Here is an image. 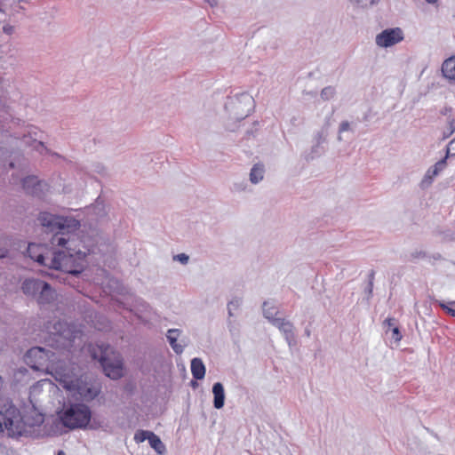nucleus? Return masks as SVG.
<instances>
[{
	"mask_svg": "<svg viewBox=\"0 0 455 455\" xmlns=\"http://www.w3.org/2000/svg\"><path fill=\"white\" fill-rule=\"evenodd\" d=\"M38 220L43 227L54 232L51 243L61 246L64 250L54 252L49 258L50 250L47 246L31 243L28 245V256L50 268L61 270L66 274H80L86 266L85 258L91 251L90 249L81 250V247H85L79 235L75 234L80 228V222L71 217L55 216L48 212H42Z\"/></svg>",
	"mask_w": 455,
	"mask_h": 455,
	"instance_id": "obj_1",
	"label": "nucleus"
},
{
	"mask_svg": "<svg viewBox=\"0 0 455 455\" xmlns=\"http://www.w3.org/2000/svg\"><path fill=\"white\" fill-rule=\"evenodd\" d=\"M26 363L34 370L44 371L51 374L63 388L79 395L84 399H92L98 390L89 386L75 373V366L62 359L55 360V354L39 347L30 348L25 355Z\"/></svg>",
	"mask_w": 455,
	"mask_h": 455,
	"instance_id": "obj_2",
	"label": "nucleus"
},
{
	"mask_svg": "<svg viewBox=\"0 0 455 455\" xmlns=\"http://www.w3.org/2000/svg\"><path fill=\"white\" fill-rule=\"evenodd\" d=\"M0 415L8 435L12 437L20 436L27 432V427L40 425L44 419L36 414L33 421L28 415H21L20 410L9 400L0 403Z\"/></svg>",
	"mask_w": 455,
	"mask_h": 455,
	"instance_id": "obj_3",
	"label": "nucleus"
},
{
	"mask_svg": "<svg viewBox=\"0 0 455 455\" xmlns=\"http://www.w3.org/2000/svg\"><path fill=\"white\" fill-rule=\"evenodd\" d=\"M92 360H98L108 378L118 379L124 375V363L120 354L112 350L108 345L88 346Z\"/></svg>",
	"mask_w": 455,
	"mask_h": 455,
	"instance_id": "obj_4",
	"label": "nucleus"
},
{
	"mask_svg": "<svg viewBox=\"0 0 455 455\" xmlns=\"http://www.w3.org/2000/svg\"><path fill=\"white\" fill-rule=\"evenodd\" d=\"M47 329L52 335V339L56 341L58 348L69 350L76 345V340H82L83 331L76 324L58 321L54 323L52 330L49 326ZM79 344L80 342L77 343V345Z\"/></svg>",
	"mask_w": 455,
	"mask_h": 455,
	"instance_id": "obj_5",
	"label": "nucleus"
},
{
	"mask_svg": "<svg viewBox=\"0 0 455 455\" xmlns=\"http://www.w3.org/2000/svg\"><path fill=\"white\" fill-rule=\"evenodd\" d=\"M62 424L71 429L86 427L91 419V411L84 404H73L60 415Z\"/></svg>",
	"mask_w": 455,
	"mask_h": 455,
	"instance_id": "obj_6",
	"label": "nucleus"
},
{
	"mask_svg": "<svg viewBox=\"0 0 455 455\" xmlns=\"http://www.w3.org/2000/svg\"><path fill=\"white\" fill-rule=\"evenodd\" d=\"M403 40V32L400 28H387L376 36V44L380 47H391Z\"/></svg>",
	"mask_w": 455,
	"mask_h": 455,
	"instance_id": "obj_7",
	"label": "nucleus"
},
{
	"mask_svg": "<svg viewBox=\"0 0 455 455\" xmlns=\"http://www.w3.org/2000/svg\"><path fill=\"white\" fill-rule=\"evenodd\" d=\"M56 297L55 291L50 287V285L42 282V286L38 292L37 301L39 304H47L53 300Z\"/></svg>",
	"mask_w": 455,
	"mask_h": 455,
	"instance_id": "obj_8",
	"label": "nucleus"
},
{
	"mask_svg": "<svg viewBox=\"0 0 455 455\" xmlns=\"http://www.w3.org/2000/svg\"><path fill=\"white\" fill-rule=\"evenodd\" d=\"M441 70L444 78L449 81H455V55L443 62Z\"/></svg>",
	"mask_w": 455,
	"mask_h": 455,
	"instance_id": "obj_9",
	"label": "nucleus"
},
{
	"mask_svg": "<svg viewBox=\"0 0 455 455\" xmlns=\"http://www.w3.org/2000/svg\"><path fill=\"white\" fill-rule=\"evenodd\" d=\"M278 329L283 332L286 340L291 345V341L294 340L293 325L291 323L285 321L284 319H279L275 321V324Z\"/></svg>",
	"mask_w": 455,
	"mask_h": 455,
	"instance_id": "obj_10",
	"label": "nucleus"
},
{
	"mask_svg": "<svg viewBox=\"0 0 455 455\" xmlns=\"http://www.w3.org/2000/svg\"><path fill=\"white\" fill-rule=\"evenodd\" d=\"M212 393L214 396L213 405L216 409H221L224 406L225 392L221 383L217 382L212 387Z\"/></svg>",
	"mask_w": 455,
	"mask_h": 455,
	"instance_id": "obj_11",
	"label": "nucleus"
},
{
	"mask_svg": "<svg viewBox=\"0 0 455 455\" xmlns=\"http://www.w3.org/2000/svg\"><path fill=\"white\" fill-rule=\"evenodd\" d=\"M42 282L36 279H27L22 283V291L27 295L36 296L42 286Z\"/></svg>",
	"mask_w": 455,
	"mask_h": 455,
	"instance_id": "obj_12",
	"label": "nucleus"
},
{
	"mask_svg": "<svg viewBox=\"0 0 455 455\" xmlns=\"http://www.w3.org/2000/svg\"><path fill=\"white\" fill-rule=\"evenodd\" d=\"M42 183L35 176H28L22 180L24 190L31 195L36 194V188L41 187Z\"/></svg>",
	"mask_w": 455,
	"mask_h": 455,
	"instance_id": "obj_13",
	"label": "nucleus"
},
{
	"mask_svg": "<svg viewBox=\"0 0 455 455\" xmlns=\"http://www.w3.org/2000/svg\"><path fill=\"white\" fill-rule=\"evenodd\" d=\"M191 372L196 379H204L205 375V367L201 359L194 358L191 361Z\"/></svg>",
	"mask_w": 455,
	"mask_h": 455,
	"instance_id": "obj_14",
	"label": "nucleus"
},
{
	"mask_svg": "<svg viewBox=\"0 0 455 455\" xmlns=\"http://www.w3.org/2000/svg\"><path fill=\"white\" fill-rule=\"evenodd\" d=\"M180 334V330H177V329H171L168 331V333H167L168 341H169L171 347H172V349L174 350V352L177 354H181L183 352V347L177 343V339H178Z\"/></svg>",
	"mask_w": 455,
	"mask_h": 455,
	"instance_id": "obj_15",
	"label": "nucleus"
},
{
	"mask_svg": "<svg viewBox=\"0 0 455 455\" xmlns=\"http://www.w3.org/2000/svg\"><path fill=\"white\" fill-rule=\"evenodd\" d=\"M263 311L265 316L273 323V324H275V321H278L280 318H276L275 315H277L278 311L277 309L271 305L269 302H264L263 304Z\"/></svg>",
	"mask_w": 455,
	"mask_h": 455,
	"instance_id": "obj_16",
	"label": "nucleus"
},
{
	"mask_svg": "<svg viewBox=\"0 0 455 455\" xmlns=\"http://www.w3.org/2000/svg\"><path fill=\"white\" fill-rule=\"evenodd\" d=\"M148 443L150 446L160 454L163 453L165 450V447L161 439L153 432H151L149 435Z\"/></svg>",
	"mask_w": 455,
	"mask_h": 455,
	"instance_id": "obj_17",
	"label": "nucleus"
},
{
	"mask_svg": "<svg viewBox=\"0 0 455 455\" xmlns=\"http://www.w3.org/2000/svg\"><path fill=\"white\" fill-rule=\"evenodd\" d=\"M264 168L261 164H255L250 173V180L252 183H258L263 179Z\"/></svg>",
	"mask_w": 455,
	"mask_h": 455,
	"instance_id": "obj_18",
	"label": "nucleus"
},
{
	"mask_svg": "<svg viewBox=\"0 0 455 455\" xmlns=\"http://www.w3.org/2000/svg\"><path fill=\"white\" fill-rule=\"evenodd\" d=\"M448 157L446 156L444 158L438 161L433 167V169H429L427 172V177L429 179L434 178L441 171H443L446 167V160Z\"/></svg>",
	"mask_w": 455,
	"mask_h": 455,
	"instance_id": "obj_19",
	"label": "nucleus"
},
{
	"mask_svg": "<svg viewBox=\"0 0 455 455\" xmlns=\"http://www.w3.org/2000/svg\"><path fill=\"white\" fill-rule=\"evenodd\" d=\"M150 434H151L150 431L139 430L134 435V440L138 443H142L145 440H148V437H149Z\"/></svg>",
	"mask_w": 455,
	"mask_h": 455,
	"instance_id": "obj_20",
	"label": "nucleus"
},
{
	"mask_svg": "<svg viewBox=\"0 0 455 455\" xmlns=\"http://www.w3.org/2000/svg\"><path fill=\"white\" fill-rule=\"evenodd\" d=\"M445 156L446 157L455 156V138L447 145Z\"/></svg>",
	"mask_w": 455,
	"mask_h": 455,
	"instance_id": "obj_21",
	"label": "nucleus"
},
{
	"mask_svg": "<svg viewBox=\"0 0 455 455\" xmlns=\"http://www.w3.org/2000/svg\"><path fill=\"white\" fill-rule=\"evenodd\" d=\"M392 332H393V337L394 339L396 340V341H400L402 339V335L400 333V331H399V328L395 326L393 329H392Z\"/></svg>",
	"mask_w": 455,
	"mask_h": 455,
	"instance_id": "obj_22",
	"label": "nucleus"
},
{
	"mask_svg": "<svg viewBox=\"0 0 455 455\" xmlns=\"http://www.w3.org/2000/svg\"><path fill=\"white\" fill-rule=\"evenodd\" d=\"M174 259H178L182 264H186L188 260V256L184 253H180V254H178L177 256H175Z\"/></svg>",
	"mask_w": 455,
	"mask_h": 455,
	"instance_id": "obj_23",
	"label": "nucleus"
},
{
	"mask_svg": "<svg viewBox=\"0 0 455 455\" xmlns=\"http://www.w3.org/2000/svg\"><path fill=\"white\" fill-rule=\"evenodd\" d=\"M441 307L443 309H445L451 315L455 317V308H453L452 307H449V306L443 305V304H442Z\"/></svg>",
	"mask_w": 455,
	"mask_h": 455,
	"instance_id": "obj_24",
	"label": "nucleus"
},
{
	"mask_svg": "<svg viewBox=\"0 0 455 455\" xmlns=\"http://www.w3.org/2000/svg\"><path fill=\"white\" fill-rule=\"evenodd\" d=\"M395 318L389 317V318L385 320L384 323H385V325H387L388 327H391V326L395 325Z\"/></svg>",
	"mask_w": 455,
	"mask_h": 455,
	"instance_id": "obj_25",
	"label": "nucleus"
},
{
	"mask_svg": "<svg viewBox=\"0 0 455 455\" xmlns=\"http://www.w3.org/2000/svg\"><path fill=\"white\" fill-rule=\"evenodd\" d=\"M349 129V124L347 122H344L340 124V132H345Z\"/></svg>",
	"mask_w": 455,
	"mask_h": 455,
	"instance_id": "obj_26",
	"label": "nucleus"
},
{
	"mask_svg": "<svg viewBox=\"0 0 455 455\" xmlns=\"http://www.w3.org/2000/svg\"><path fill=\"white\" fill-rule=\"evenodd\" d=\"M451 111V108H445L442 111V113H443V115H447V114H448V113H450Z\"/></svg>",
	"mask_w": 455,
	"mask_h": 455,
	"instance_id": "obj_27",
	"label": "nucleus"
},
{
	"mask_svg": "<svg viewBox=\"0 0 455 455\" xmlns=\"http://www.w3.org/2000/svg\"><path fill=\"white\" fill-rule=\"evenodd\" d=\"M4 428H5V427H4V422L2 423V422L0 421V434H1V433H4Z\"/></svg>",
	"mask_w": 455,
	"mask_h": 455,
	"instance_id": "obj_28",
	"label": "nucleus"
},
{
	"mask_svg": "<svg viewBox=\"0 0 455 455\" xmlns=\"http://www.w3.org/2000/svg\"><path fill=\"white\" fill-rule=\"evenodd\" d=\"M453 132V130L450 131V132L443 136V139L449 137Z\"/></svg>",
	"mask_w": 455,
	"mask_h": 455,
	"instance_id": "obj_29",
	"label": "nucleus"
},
{
	"mask_svg": "<svg viewBox=\"0 0 455 455\" xmlns=\"http://www.w3.org/2000/svg\"><path fill=\"white\" fill-rule=\"evenodd\" d=\"M58 455H66V454H65V452H64L63 451H60L58 452Z\"/></svg>",
	"mask_w": 455,
	"mask_h": 455,
	"instance_id": "obj_30",
	"label": "nucleus"
},
{
	"mask_svg": "<svg viewBox=\"0 0 455 455\" xmlns=\"http://www.w3.org/2000/svg\"><path fill=\"white\" fill-rule=\"evenodd\" d=\"M428 3H435L437 0H427Z\"/></svg>",
	"mask_w": 455,
	"mask_h": 455,
	"instance_id": "obj_31",
	"label": "nucleus"
},
{
	"mask_svg": "<svg viewBox=\"0 0 455 455\" xmlns=\"http://www.w3.org/2000/svg\"><path fill=\"white\" fill-rule=\"evenodd\" d=\"M451 306H455V302H450Z\"/></svg>",
	"mask_w": 455,
	"mask_h": 455,
	"instance_id": "obj_32",
	"label": "nucleus"
},
{
	"mask_svg": "<svg viewBox=\"0 0 455 455\" xmlns=\"http://www.w3.org/2000/svg\"><path fill=\"white\" fill-rule=\"evenodd\" d=\"M2 380V377L0 376V381Z\"/></svg>",
	"mask_w": 455,
	"mask_h": 455,
	"instance_id": "obj_33",
	"label": "nucleus"
}]
</instances>
